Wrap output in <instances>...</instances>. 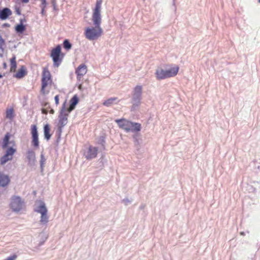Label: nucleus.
Instances as JSON below:
<instances>
[{
	"label": "nucleus",
	"mask_w": 260,
	"mask_h": 260,
	"mask_svg": "<svg viewBox=\"0 0 260 260\" xmlns=\"http://www.w3.org/2000/svg\"><path fill=\"white\" fill-rule=\"evenodd\" d=\"M98 148L96 147H93V146H89L88 150L86 153V157L88 159L94 158L96 157L98 155Z\"/></svg>",
	"instance_id": "nucleus-14"
},
{
	"label": "nucleus",
	"mask_w": 260,
	"mask_h": 260,
	"mask_svg": "<svg viewBox=\"0 0 260 260\" xmlns=\"http://www.w3.org/2000/svg\"><path fill=\"white\" fill-rule=\"evenodd\" d=\"M17 258V256L16 255H11L9 257H8L7 258H6L4 260H16Z\"/></svg>",
	"instance_id": "nucleus-25"
},
{
	"label": "nucleus",
	"mask_w": 260,
	"mask_h": 260,
	"mask_svg": "<svg viewBox=\"0 0 260 260\" xmlns=\"http://www.w3.org/2000/svg\"><path fill=\"white\" fill-rule=\"evenodd\" d=\"M40 1L41 2V5L47 4L46 0H40Z\"/></svg>",
	"instance_id": "nucleus-33"
},
{
	"label": "nucleus",
	"mask_w": 260,
	"mask_h": 260,
	"mask_svg": "<svg viewBox=\"0 0 260 260\" xmlns=\"http://www.w3.org/2000/svg\"><path fill=\"white\" fill-rule=\"evenodd\" d=\"M79 96H77V94H75V95H74L69 101V107L68 108L67 111L68 112L72 111V110L76 108V105L79 103Z\"/></svg>",
	"instance_id": "nucleus-12"
},
{
	"label": "nucleus",
	"mask_w": 260,
	"mask_h": 260,
	"mask_svg": "<svg viewBox=\"0 0 260 260\" xmlns=\"http://www.w3.org/2000/svg\"><path fill=\"white\" fill-rule=\"evenodd\" d=\"M25 29V27L22 23L15 26V30L17 32L22 33Z\"/></svg>",
	"instance_id": "nucleus-19"
},
{
	"label": "nucleus",
	"mask_w": 260,
	"mask_h": 260,
	"mask_svg": "<svg viewBox=\"0 0 260 260\" xmlns=\"http://www.w3.org/2000/svg\"><path fill=\"white\" fill-rule=\"evenodd\" d=\"M32 145L38 148L39 146V137H32Z\"/></svg>",
	"instance_id": "nucleus-22"
},
{
	"label": "nucleus",
	"mask_w": 260,
	"mask_h": 260,
	"mask_svg": "<svg viewBox=\"0 0 260 260\" xmlns=\"http://www.w3.org/2000/svg\"><path fill=\"white\" fill-rule=\"evenodd\" d=\"M143 87L142 85L136 86L133 90V100L136 102L140 103L142 99Z\"/></svg>",
	"instance_id": "nucleus-9"
},
{
	"label": "nucleus",
	"mask_w": 260,
	"mask_h": 260,
	"mask_svg": "<svg viewBox=\"0 0 260 260\" xmlns=\"http://www.w3.org/2000/svg\"><path fill=\"white\" fill-rule=\"evenodd\" d=\"M31 134L32 137H39V133L37 127L36 125L31 126Z\"/></svg>",
	"instance_id": "nucleus-20"
},
{
	"label": "nucleus",
	"mask_w": 260,
	"mask_h": 260,
	"mask_svg": "<svg viewBox=\"0 0 260 260\" xmlns=\"http://www.w3.org/2000/svg\"><path fill=\"white\" fill-rule=\"evenodd\" d=\"M87 72V67L85 64H81L77 68L75 72L77 75V78L78 80H81L83 76L86 74Z\"/></svg>",
	"instance_id": "nucleus-11"
},
{
	"label": "nucleus",
	"mask_w": 260,
	"mask_h": 260,
	"mask_svg": "<svg viewBox=\"0 0 260 260\" xmlns=\"http://www.w3.org/2000/svg\"><path fill=\"white\" fill-rule=\"evenodd\" d=\"M78 89H79V90H83V88H82V85L81 84V83H80L79 85H78Z\"/></svg>",
	"instance_id": "nucleus-34"
},
{
	"label": "nucleus",
	"mask_w": 260,
	"mask_h": 260,
	"mask_svg": "<svg viewBox=\"0 0 260 260\" xmlns=\"http://www.w3.org/2000/svg\"><path fill=\"white\" fill-rule=\"evenodd\" d=\"M47 112H48V111H47V110H46L45 109H42V113H43L46 114L47 113Z\"/></svg>",
	"instance_id": "nucleus-35"
},
{
	"label": "nucleus",
	"mask_w": 260,
	"mask_h": 260,
	"mask_svg": "<svg viewBox=\"0 0 260 260\" xmlns=\"http://www.w3.org/2000/svg\"><path fill=\"white\" fill-rule=\"evenodd\" d=\"M115 122L121 129L125 132H139L141 128V125L139 123H133L131 121L125 119H115Z\"/></svg>",
	"instance_id": "nucleus-4"
},
{
	"label": "nucleus",
	"mask_w": 260,
	"mask_h": 260,
	"mask_svg": "<svg viewBox=\"0 0 260 260\" xmlns=\"http://www.w3.org/2000/svg\"><path fill=\"white\" fill-rule=\"evenodd\" d=\"M46 6V4L40 5V7L42 8L41 13L42 15H44V14H45V9Z\"/></svg>",
	"instance_id": "nucleus-29"
},
{
	"label": "nucleus",
	"mask_w": 260,
	"mask_h": 260,
	"mask_svg": "<svg viewBox=\"0 0 260 260\" xmlns=\"http://www.w3.org/2000/svg\"><path fill=\"white\" fill-rule=\"evenodd\" d=\"M65 102L63 103L62 107V109L60 111V113L58 117V122L57 126L60 131H61L62 128L64 126V121L65 118Z\"/></svg>",
	"instance_id": "nucleus-10"
},
{
	"label": "nucleus",
	"mask_w": 260,
	"mask_h": 260,
	"mask_svg": "<svg viewBox=\"0 0 260 260\" xmlns=\"http://www.w3.org/2000/svg\"><path fill=\"white\" fill-rule=\"evenodd\" d=\"M117 99V98H111V99H107L103 103V105H105V106H110Z\"/></svg>",
	"instance_id": "nucleus-21"
},
{
	"label": "nucleus",
	"mask_w": 260,
	"mask_h": 260,
	"mask_svg": "<svg viewBox=\"0 0 260 260\" xmlns=\"http://www.w3.org/2000/svg\"><path fill=\"white\" fill-rule=\"evenodd\" d=\"M27 158L30 164H34L36 161V155L35 152L32 150L28 151L27 153Z\"/></svg>",
	"instance_id": "nucleus-17"
},
{
	"label": "nucleus",
	"mask_w": 260,
	"mask_h": 260,
	"mask_svg": "<svg viewBox=\"0 0 260 260\" xmlns=\"http://www.w3.org/2000/svg\"><path fill=\"white\" fill-rule=\"evenodd\" d=\"M9 207L13 212L19 213L25 209L24 201L19 196H13L10 200Z\"/></svg>",
	"instance_id": "nucleus-6"
},
{
	"label": "nucleus",
	"mask_w": 260,
	"mask_h": 260,
	"mask_svg": "<svg viewBox=\"0 0 260 260\" xmlns=\"http://www.w3.org/2000/svg\"><path fill=\"white\" fill-rule=\"evenodd\" d=\"M63 44L65 46V40L63 42Z\"/></svg>",
	"instance_id": "nucleus-40"
},
{
	"label": "nucleus",
	"mask_w": 260,
	"mask_h": 260,
	"mask_svg": "<svg viewBox=\"0 0 260 260\" xmlns=\"http://www.w3.org/2000/svg\"><path fill=\"white\" fill-rule=\"evenodd\" d=\"M5 44V40L2 38V36L0 35V47H4Z\"/></svg>",
	"instance_id": "nucleus-27"
},
{
	"label": "nucleus",
	"mask_w": 260,
	"mask_h": 260,
	"mask_svg": "<svg viewBox=\"0 0 260 260\" xmlns=\"http://www.w3.org/2000/svg\"><path fill=\"white\" fill-rule=\"evenodd\" d=\"M16 68V63H11V69H10L11 72L15 71Z\"/></svg>",
	"instance_id": "nucleus-26"
},
{
	"label": "nucleus",
	"mask_w": 260,
	"mask_h": 260,
	"mask_svg": "<svg viewBox=\"0 0 260 260\" xmlns=\"http://www.w3.org/2000/svg\"><path fill=\"white\" fill-rule=\"evenodd\" d=\"M3 65H4V68H6V67H7L6 63H5H5H4Z\"/></svg>",
	"instance_id": "nucleus-39"
},
{
	"label": "nucleus",
	"mask_w": 260,
	"mask_h": 260,
	"mask_svg": "<svg viewBox=\"0 0 260 260\" xmlns=\"http://www.w3.org/2000/svg\"><path fill=\"white\" fill-rule=\"evenodd\" d=\"M52 80L51 75L49 71L44 69L42 78L41 92L43 94H47L49 93L51 86Z\"/></svg>",
	"instance_id": "nucleus-7"
},
{
	"label": "nucleus",
	"mask_w": 260,
	"mask_h": 260,
	"mask_svg": "<svg viewBox=\"0 0 260 260\" xmlns=\"http://www.w3.org/2000/svg\"><path fill=\"white\" fill-rule=\"evenodd\" d=\"M10 25L8 23H5L3 25V27H9Z\"/></svg>",
	"instance_id": "nucleus-36"
},
{
	"label": "nucleus",
	"mask_w": 260,
	"mask_h": 260,
	"mask_svg": "<svg viewBox=\"0 0 260 260\" xmlns=\"http://www.w3.org/2000/svg\"><path fill=\"white\" fill-rule=\"evenodd\" d=\"M12 11L9 8H4L0 11V19L6 20L8 17L12 15Z\"/></svg>",
	"instance_id": "nucleus-15"
},
{
	"label": "nucleus",
	"mask_w": 260,
	"mask_h": 260,
	"mask_svg": "<svg viewBox=\"0 0 260 260\" xmlns=\"http://www.w3.org/2000/svg\"><path fill=\"white\" fill-rule=\"evenodd\" d=\"M54 112V110L53 109L50 110V113L51 114H53Z\"/></svg>",
	"instance_id": "nucleus-38"
},
{
	"label": "nucleus",
	"mask_w": 260,
	"mask_h": 260,
	"mask_svg": "<svg viewBox=\"0 0 260 260\" xmlns=\"http://www.w3.org/2000/svg\"><path fill=\"white\" fill-rule=\"evenodd\" d=\"M103 0H98L96 2L95 6L93 9L92 15V20L95 25L94 26L86 28L84 35L89 40H96L103 35V29L101 27L102 17L101 9Z\"/></svg>",
	"instance_id": "nucleus-1"
},
{
	"label": "nucleus",
	"mask_w": 260,
	"mask_h": 260,
	"mask_svg": "<svg viewBox=\"0 0 260 260\" xmlns=\"http://www.w3.org/2000/svg\"><path fill=\"white\" fill-rule=\"evenodd\" d=\"M50 56L53 61L54 66L58 67L63 58V54L61 52V47L58 45L53 48L51 50Z\"/></svg>",
	"instance_id": "nucleus-8"
},
{
	"label": "nucleus",
	"mask_w": 260,
	"mask_h": 260,
	"mask_svg": "<svg viewBox=\"0 0 260 260\" xmlns=\"http://www.w3.org/2000/svg\"><path fill=\"white\" fill-rule=\"evenodd\" d=\"M179 72V67L178 65H168L166 69L159 67L155 70V77L158 80L175 77Z\"/></svg>",
	"instance_id": "nucleus-3"
},
{
	"label": "nucleus",
	"mask_w": 260,
	"mask_h": 260,
	"mask_svg": "<svg viewBox=\"0 0 260 260\" xmlns=\"http://www.w3.org/2000/svg\"><path fill=\"white\" fill-rule=\"evenodd\" d=\"M34 210L41 214L40 221L42 223L45 224L48 222V210L44 202L41 200L37 201L34 205Z\"/></svg>",
	"instance_id": "nucleus-5"
},
{
	"label": "nucleus",
	"mask_w": 260,
	"mask_h": 260,
	"mask_svg": "<svg viewBox=\"0 0 260 260\" xmlns=\"http://www.w3.org/2000/svg\"><path fill=\"white\" fill-rule=\"evenodd\" d=\"M6 117L9 119H12L14 117V111L12 108L9 109L6 112Z\"/></svg>",
	"instance_id": "nucleus-23"
},
{
	"label": "nucleus",
	"mask_w": 260,
	"mask_h": 260,
	"mask_svg": "<svg viewBox=\"0 0 260 260\" xmlns=\"http://www.w3.org/2000/svg\"><path fill=\"white\" fill-rule=\"evenodd\" d=\"M259 3H260V0H258Z\"/></svg>",
	"instance_id": "nucleus-42"
},
{
	"label": "nucleus",
	"mask_w": 260,
	"mask_h": 260,
	"mask_svg": "<svg viewBox=\"0 0 260 260\" xmlns=\"http://www.w3.org/2000/svg\"><path fill=\"white\" fill-rule=\"evenodd\" d=\"M2 77V75L0 74V78Z\"/></svg>",
	"instance_id": "nucleus-41"
},
{
	"label": "nucleus",
	"mask_w": 260,
	"mask_h": 260,
	"mask_svg": "<svg viewBox=\"0 0 260 260\" xmlns=\"http://www.w3.org/2000/svg\"><path fill=\"white\" fill-rule=\"evenodd\" d=\"M71 47L72 45L71 43L69 42V40H66V50H69Z\"/></svg>",
	"instance_id": "nucleus-28"
},
{
	"label": "nucleus",
	"mask_w": 260,
	"mask_h": 260,
	"mask_svg": "<svg viewBox=\"0 0 260 260\" xmlns=\"http://www.w3.org/2000/svg\"><path fill=\"white\" fill-rule=\"evenodd\" d=\"M50 127L48 124H46L44 126V134L45 138L48 140L50 139L51 136V134H50Z\"/></svg>",
	"instance_id": "nucleus-16"
},
{
	"label": "nucleus",
	"mask_w": 260,
	"mask_h": 260,
	"mask_svg": "<svg viewBox=\"0 0 260 260\" xmlns=\"http://www.w3.org/2000/svg\"><path fill=\"white\" fill-rule=\"evenodd\" d=\"M46 161V159L44 156V154L42 153L41 155V160H40V164L41 167L42 168L43 165L45 164V162Z\"/></svg>",
	"instance_id": "nucleus-24"
},
{
	"label": "nucleus",
	"mask_w": 260,
	"mask_h": 260,
	"mask_svg": "<svg viewBox=\"0 0 260 260\" xmlns=\"http://www.w3.org/2000/svg\"><path fill=\"white\" fill-rule=\"evenodd\" d=\"M4 49L3 47H0V57H2L4 56Z\"/></svg>",
	"instance_id": "nucleus-30"
},
{
	"label": "nucleus",
	"mask_w": 260,
	"mask_h": 260,
	"mask_svg": "<svg viewBox=\"0 0 260 260\" xmlns=\"http://www.w3.org/2000/svg\"><path fill=\"white\" fill-rule=\"evenodd\" d=\"M2 148L6 149L5 154L0 159L1 165H4L13 159V155L16 151L15 142L10 139L8 134L3 139Z\"/></svg>",
	"instance_id": "nucleus-2"
},
{
	"label": "nucleus",
	"mask_w": 260,
	"mask_h": 260,
	"mask_svg": "<svg viewBox=\"0 0 260 260\" xmlns=\"http://www.w3.org/2000/svg\"><path fill=\"white\" fill-rule=\"evenodd\" d=\"M22 2L24 3H27L29 2V0H22Z\"/></svg>",
	"instance_id": "nucleus-37"
},
{
	"label": "nucleus",
	"mask_w": 260,
	"mask_h": 260,
	"mask_svg": "<svg viewBox=\"0 0 260 260\" xmlns=\"http://www.w3.org/2000/svg\"><path fill=\"white\" fill-rule=\"evenodd\" d=\"M55 101L56 105L59 104V96L58 95H56L55 96Z\"/></svg>",
	"instance_id": "nucleus-31"
},
{
	"label": "nucleus",
	"mask_w": 260,
	"mask_h": 260,
	"mask_svg": "<svg viewBox=\"0 0 260 260\" xmlns=\"http://www.w3.org/2000/svg\"><path fill=\"white\" fill-rule=\"evenodd\" d=\"M26 74V69L24 66H22L20 69L18 70L17 73L15 74V77L17 78H21L24 77Z\"/></svg>",
	"instance_id": "nucleus-18"
},
{
	"label": "nucleus",
	"mask_w": 260,
	"mask_h": 260,
	"mask_svg": "<svg viewBox=\"0 0 260 260\" xmlns=\"http://www.w3.org/2000/svg\"><path fill=\"white\" fill-rule=\"evenodd\" d=\"M10 182L9 176L2 172H0V187H6Z\"/></svg>",
	"instance_id": "nucleus-13"
},
{
	"label": "nucleus",
	"mask_w": 260,
	"mask_h": 260,
	"mask_svg": "<svg viewBox=\"0 0 260 260\" xmlns=\"http://www.w3.org/2000/svg\"><path fill=\"white\" fill-rule=\"evenodd\" d=\"M10 62H11V63H16V57L14 56L12 58H11Z\"/></svg>",
	"instance_id": "nucleus-32"
}]
</instances>
